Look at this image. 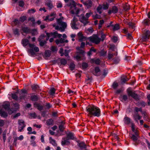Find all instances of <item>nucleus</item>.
<instances>
[{"label": "nucleus", "instance_id": "nucleus-31", "mask_svg": "<svg viewBox=\"0 0 150 150\" xmlns=\"http://www.w3.org/2000/svg\"><path fill=\"white\" fill-rule=\"evenodd\" d=\"M128 98L127 96L126 95H124L122 96H121L120 97V100L122 102L124 101H126L128 99Z\"/></svg>", "mask_w": 150, "mask_h": 150}, {"label": "nucleus", "instance_id": "nucleus-22", "mask_svg": "<svg viewBox=\"0 0 150 150\" xmlns=\"http://www.w3.org/2000/svg\"><path fill=\"white\" fill-rule=\"evenodd\" d=\"M112 28V29H110V30H112L113 31H114L118 30L120 29L119 24L118 23H116L115 25H113Z\"/></svg>", "mask_w": 150, "mask_h": 150}, {"label": "nucleus", "instance_id": "nucleus-38", "mask_svg": "<svg viewBox=\"0 0 150 150\" xmlns=\"http://www.w3.org/2000/svg\"><path fill=\"white\" fill-rule=\"evenodd\" d=\"M30 33H31L33 36L37 34V30L35 29L32 30L30 29Z\"/></svg>", "mask_w": 150, "mask_h": 150}, {"label": "nucleus", "instance_id": "nucleus-28", "mask_svg": "<svg viewBox=\"0 0 150 150\" xmlns=\"http://www.w3.org/2000/svg\"><path fill=\"white\" fill-rule=\"evenodd\" d=\"M56 44L58 45L59 44L64 43V40L62 38L57 39L56 40Z\"/></svg>", "mask_w": 150, "mask_h": 150}, {"label": "nucleus", "instance_id": "nucleus-23", "mask_svg": "<svg viewBox=\"0 0 150 150\" xmlns=\"http://www.w3.org/2000/svg\"><path fill=\"white\" fill-rule=\"evenodd\" d=\"M63 140L61 144L62 146H64L65 144H70V142L68 141L69 140L66 139V137L62 138Z\"/></svg>", "mask_w": 150, "mask_h": 150}, {"label": "nucleus", "instance_id": "nucleus-52", "mask_svg": "<svg viewBox=\"0 0 150 150\" xmlns=\"http://www.w3.org/2000/svg\"><path fill=\"white\" fill-rule=\"evenodd\" d=\"M6 132H4L3 133L2 137H3V141L4 143H5V142L6 140Z\"/></svg>", "mask_w": 150, "mask_h": 150}, {"label": "nucleus", "instance_id": "nucleus-16", "mask_svg": "<svg viewBox=\"0 0 150 150\" xmlns=\"http://www.w3.org/2000/svg\"><path fill=\"white\" fill-rule=\"evenodd\" d=\"M74 138V134L73 133L69 132L67 134L66 139H67L68 140H73Z\"/></svg>", "mask_w": 150, "mask_h": 150}, {"label": "nucleus", "instance_id": "nucleus-36", "mask_svg": "<svg viewBox=\"0 0 150 150\" xmlns=\"http://www.w3.org/2000/svg\"><path fill=\"white\" fill-rule=\"evenodd\" d=\"M143 23L146 25H149L150 23V20L148 19H145L143 21Z\"/></svg>", "mask_w": 150, "mask_h": 150}, {"label": "nucleus", "instance_id": "nucleus-41", "mask_svg": "<svg viewBox=\"0 0 150 150\" xmlns=\"http://www.w3.org/2000/svg\"><path fill=\"white\" fill-rule=\"evenodd\" d=\"M128 25L130 28H132V29H134V30H133V31H134V24L132 22H129L128 23Z\"/></svg>", "mask_w": 150, "mask_h": 150}, {"label": "nucleus", "instance_id": "nucleus-49", "mask_svg": "<svg viewBox=\"0 0 150 150\" xmlns=\"http://www.w3.org/2000/svg\"><path fill=\"white\" fill-rule=\"evenodd\" d=\"M112 40L114 42H116L118 40V37L115 36H114L112 38Z\"/></svg>", "mask_w": 150, "mask_h": 150}, {"label": "nucleus", "instance_id": "nucleus-51", "mask_svg": "<svg viewBox=\"0 0 150 150\" xmlns=\"http://www.w3.org/2000/svg\"><path fill=\"white\" fill-rule=\"evenodd\" d=\"M86 5L89 7H90L92 6V2L91 1H88L86 2Z\"/></svg>", "mask_w": 150, "mask_h": 150}, {"label": "nucleus", "instance_id": "nucleus-2", "mask_svg": "<svg viewBox=\"0 0 150 150\" xmlns=\"http://www.w3.org/2000/svg\"><path fill=\"white\" fill-rule=\"evenodd\" d=\"M10 104L9 103H4L2 105V108L0 107V116L6 118L8 116V113L6 112L3 110L4 108L6 110H7L9 114H11L13 112L12 110V108H10Z\"/></svg>", "mask_w": 150, "mask_h": 150}, {"label": "nucleus", "instance_id": "nucleus-21", "mask_svg": "<svg viewBox=\"0 0 150 150\" xmlns=\"http://www.w3.org/2000/svg\"><path fill=\"white\" fill-rule=\"evenodd\" d=\"M133 117L134 120L138 122V120L141 119L142 117L140 116L138 113H137L133 115Z\"/></svg>", "mask_w": 150, "mask_h": 150}, {"label": "nucleus", "instance_id": "nucleus-24", "mask_svg": "<svg viewBox=\"0 0 150 150\" xmlns=\"http://www.w3.org/2000/svg\"><path fill=\"white\" fill-rule=\"evenodd\" d=\"M60 26V29L61 31H64L65 29L67 26V24L65 22H63L59 25Z\"/></svg>", "mask_w": 150, "mask_h": 150}, {"label": "nucleus", "instance_id": "nucleus-55", "mask_svg": "<svg viewBox=\"0 0 150 150\" xmlns=\"http://www.w3.org/2000/svg\"><path fill=\"white\" fill-rule=\"evenodd\" d=\"M114 56L113 54H111L110 52L108 53V57L109 59H111Z\"/></svg>", "mask_w": 150, "mask_h": 150}, {"label": "nucleus", "instance_id": "nucleus-3", "mask_svg": "<svg viewBox=\"0 0 150 150\" xmlns=\"http://www.w3.org/2000/svg\"><path fill=\"white\" fill-rule=\"evenodd\" d=\"M21 43L24 47L28 45L29 47L31 48L28 49V53L31 54V56H32L35 54V53L33 50V48L35 47V45L34 44L29 43L28 39L26 38L23 39L22 40Z\"/></svg>", "mask_w": 150, "mask_h": 150}, {"label": "nucleus", "instance_id": "nucleus-25", "mask_svg": "<svg viewBox=\"0 0 150 150\" xmlns=\"http://www.w3.org/2000/svg\"><path fill=\"white\" fill-rule=\"evenodd\" d=\"M50 143L53 146H56L57 144L55 140L53 139L51 137H50L49 139Z\"/></svg>", "mask_w": 150, "mask_h": 150}, {"label": "nucleus", "instance_id": "nucleus-13", "mask_svg": "<svg viewBox=\"0 0 150 150\" xmlns=\"http://www.w3.org/2000/svg\"><path fill=\"white\" fill-rule=\"evenodd\" d=\"M45 4L50 10L52 9L53 8L52 2L51 0H46L45 2Z\"/></svg>", "mask_w": 150, "mask_h": 150}, {"label": "nucleus", "instance_id": "nucleus-7", "mask_svg": "<svg viewBox=\"0 0 150 150\" xmlns=\"http://www.w3.org/2000/svg\"><path fill=\"white\" fill-rule=\"evenodd\" d=\"M150 37V31L146 30L143 34L141 38L142 42H146L148 40Z\"/></svg>", "mask_w": 150, "mask_h": 150}, {"label": "nucleus", "instance_id": "nucleus-50", "mask_svg": "<svg viewBox=\"0 0 150 150\" xmlns=\"http://www.w3.org/2000/svg\"><path fill=\"white\" fill-rule=\"evenodd\" d=\"M118 86V83L117 82H114L112 84V87L114 89H115Z\"/></svg>", "mask_w": 150, "mask_h": 150}, {"label": "nucleus", "instance_id": "nucleus-61", "mask_svg": "<svg viewBox=\"0 0 150 150\" xmlns=\"http://www.w3.org/2000/svg\"><path fill=\"white\" fill-rule=\"evenodd\" d=\"M5 123L4 121L3 120L0 119V127L3 126Z\"/></svg>", "mask_w": 150, "mask_h": 150}, {"label": "nucleus", "instance_id": "nucleus-44", "mask_svg": "<svg viewBox=\"0 0 150 150\" xmlns=\"http://www.w3.org/2000/svg\"><path fill=\"white\" fill-rule=\"evenodd\" d=\"M27 18L25 16H21L19 19V21L21 22H24L26 19Z\"/></svg>", "mask_w": 150, "mask_h": 150}, {"label": "nucleus", "instance_id": "nucleus-53", "mask_svg": "<svg viewBox=\"0 0 150 150\" xmlns=\"http://www.w3.org/2000/svg\"><path fill=\"white\" fill-rule=\"evenodd\" d=\"M88 67V64L86 62H83L82 64V68L83 69H85Z\"/></svg>", "mask_w": 150, "mask_h": 150}, {"label": "nucleus", "instance_id": "nucleus-30", "mask_svg": "<svg viewBox=\"0 0 150 150\" xmlns=\"http://www.w3.org/2000/svg\"><path fill=\"white\" fill-rule=\"evenodd\" d=\"M79 146L81 149H85L86 148V145L83 142L79 143Z\"/></svg>", "mask_w": 150, "mask_h": 150}, {"label": "nucleus", "instance_id": "nucleus-29", "mask_svg": "<svg viewBox=\"0 0 150 150\" xmlns=\"http://www.w3.org/2000/svg\"><path fill=\"white\" fill-rule=\"evenodd\" d=\"M91 62L92 63H95L96 64L98 65L100 64V59H91Z\"/></svg>", "mask_w": 150, "mask_h": 150}, {"label": "nucleus", "instance_id": "nucleus-19", "mask_svg": "<svg viewBox=\"0 0 150 150\" xmlns=\"http://www.w3.org/2000/svg\"><path fill=\"white\" fill-rule=\"evenodd\" d=\"M123 121L125 124L128 125L130 123L131 119L125 116L123 119Z\"/></svg>", "mask_w": 150, "mask_h": 150}, {"label": "nucleus", "instance_id": "nucleus-4", "mask_svg": "<svg viewBox=\"0 0 150 150\" xmlns=\"http://www.w3.org/2000/svg\"><path fill=\"white\" fill-rule=\"evenodd\" d=\"M87 39L96 44H98L101 41V39L99 38L98 35H96L88 37Z\"/></svg>", "mask_w": 150, "mask_h": 150}, {"label": "nucleus", "instance_id": "nucleus-12", "mask_svg": "<svg viewBox=\"0 0 150 150\" xmlns=\"http://www.w3.org/2000/svg\"><path fill=\"white\" fill-rule=\"evenodd\" d=\"M100 70L98 67H96L94 69L92 72L93 74L96 76H98L100 75Z\"/></svg>", "mask_w": 150, "mask_h": 150}, {"label": "nucleus", "instance_id": "nucleus-34", "mask_svg": "<svg viewBox=\"0 0 150 150\" xmlns=\"http://www.w3.org/2000/svg\"><path fill=\"white\" fill-rule=\"evenodd\" d=\"M46 124L48 126L53 125V120L51 118L48 120L46 122Z\"/></svg>", "mask_w": 150, "mask_h": 150}, {"label": "nucleus", "instance_id": "nucleus-11", "mask_svg": "<svg viewBox=\"0 0 150 150\" xmlns=\"http://www.w3.org/2000/svg\"><path fill=\"white\" fill-rule=\"evenodd\" d=\"M128 95L132 97L134 99L136 100H138L139 99V97L138 95L135 93L130 91L128 93Z\"/></svg>", "mask_w": 150, "mask_h": 150}, {"label": "nucleus", "instance_id": "nucleus-47", "mask_svg": "<svg viewBox=\"0 0 150 150\" xmlns=\"http://www.w3.org/2000/svg\"><path fill=\"white\" fill-rule=\"evenodd\" d=\"M50 16H47L45 18V21H47L48 20L49 21H53L55 18L53 17L51 18H49Z\"/></svg>", "mask_w": 150, "mask_h": 150}, {"label": "nucleus", "instance_id": "nucleus-33", "mask_svg": "<svg viewBox=\"0 0 150 150\" xmlns=\"http://www.w3.org/2000/svg\"><path fill=\"white\" fill-rule=\"evenodd\" d=\"M31 88L32 90L34 92H36V90L38 89L39 88V86L36 84H34L32 85Z\"/></svg>", "mask_w": 150, "mask_h": 150}, {"label": "nucleus", "instance_id": "nucleus-5", "mask_svg": "<svg viewBox=\"0 0 150 150\" xmlns=\"http://www.w3.org/2000/svg\"><path fill=\"white\" fill-rule=\"evenodd\" d=\"M71 25L73 29H77L79 28V24L78 23L77 19L75 17H74L73 20L71 21Z\"/></svg>", "mask_w": 150, "mask_h": 150}, {"label": "nucleus", "instance_id": "nucleus-42", "mask_svg": "<svg viewBox=\"0 0 150 150\" xmlns=\"http://www.w3.org/2000/svg\"><path fill=\"white\" fill-rule=\"evenodd\" d=\"M102 8V6L101 5H99L97 8V10L99 14H101L102 13L101 9Z\"/></svg>", "mask_w": 150, "mask_h": 150}, {"label": "nucleus", "instance_id": "nucleus-46", "mask_svg": "<svg viewBox=\"0 0 150 150\" xmlns=\"http://www.w3.org/2000/svg\"><path fill=\"white\" fill-rule=\"evenodd\" d=\"M67 60L64 59H62L60 60V63L62 65H65L67 63Z\"/></svg>", "mask_w": 150, "mask_h": 150}, {"label": "nucleus", "instance_id": "nucleus-54", "mask_svg": "<svg viewBox=\"0 0 150 150\" xmlns=\"http://www.w3.org/2000/svg\"><path fill=\"white\" fill-rule=\"evenodd\" d=\"M42 40H40V41H38L40 42V45L41 46H43L46 43L45 41H42Z\"/></svg>", "mask_w": 150, "mask_h": 150}, {"label": "nucleus", "instance_id": "nucleus-14", "mask_svg": "<svg viewBox=\"0 0 150 150\" xmlns=\"http://www.w3.org/2000/svg\"><path fill=\"white\" fill-rule=\"evenodd\" d=\"M118 11V9L117 7L115 6H112V8L111 9H110L108 11V13L109 14H110L112 13H117Z\"/></svg>", "mask_w": 150, "mask_h": 150}, {"label": "nucleus", "instance_id": "nucleus-64", "mask_svg": "<svg viewBox=\"0 0 150 150\" xmlns=\"http://www.w3.org/2000/svg\"><path fill=\"white\" fill-rule=\"evenodd\" d=\"M45 36L44 34H42L38 38V41H40V40H42Z\"/></svg>", "mask_w": 150, "mask_h": 150}, {"label": "nucleus", "instance_id": "nucleus-18", "mask_svg": "<svg viewBox=\"0 0 150 150\" xmlns=\"http://www.w3.org/2000/svg\"><path fill=\"white\" fill-rule=\"evenodd\" d=\"M64 125V122L63 121H62L60 122V124L59 126V129L60 131L61 132H63L64 131V129L65 128Z\"/></svg>", "mask_w": 150, "mask_h": 150}, {"label": "nucleus", "instance_id": "nucleus-1", "mask_svg": "<svg viewBox=\"0 0 150 150\" xmlns=\"http://www.w3.org/2000/svg\"><path fill=\"white\" fill-rule=\"evenodd\" d=\"M88 115L90 117L93 116L100 117L101 115L100 109L93 105H89L86 107Z\"/></svg>", "mask_w": 150, "mask_h": 150}, {"label": "nucleus", "instance_id": "nucleus-10", "mask_svg": "<svg viewBox=\"0 0 150 150\" xmlns=\"http://www.w3.org/2000/svg\"><path fill=\"white\" fill-rule=\"evenodd\" d=\"M46 35L48 36L50 35L51 37L53 36L54 38L57 37L60 38L62 36V34L58 33L56 31L50 33H46Z\"/></svg>", "mask_w": 150, "mask_h": 150}, {"label": "nucleus", "instance_id": "nucleus-26", "mask_svg": "<svg viewBox=\"0 0 150 150\" xmlns=\"http://www.w3.org/2000/svg\"><path fill=\"white\" fill-rule=\"evenodd\" d=\"M30 29L27 27H23L22 28V30L24 33L28 34L30 33Z\"/></svg>", "mask_w": 150, "mask_h": 150}, {"label": "nucleus", "instance_id": "nucleus-39", "mask_svg": "<svg viewBox=\"0 0 150 150\" xmlns=\"http://www.w3.org/2000/svg\"><path fill=\"white\" fill-rule=\"evenodd\" d=\"M56 90L54 88H52L50 89L49 93L52 96H53L54 95L55 92Z\"/></svg>", "mask_w": 150, "mask_h": 150}, {"label": "nucleus", "instance_id": "nucleus-15", "mask_svg": "<svg viewBox=\"0 0 150 150\" xmlns=\"http://www.w3.org/2000/svg\"><path fill=\"white\" fill-rule=\"evenodd\" d=\"M78 35L79 38V41L82 42L84 40H85L86 39V37H84L81 33L79 32L78 33Z\"/></svg>", "mask_w": 150, "mask_h": 150}, {"label": "nucleus", "instance_id": "nucleus-59", "mask_svg": "<svg viewBox=\"0 0 150 150\" xmlns=\"http://www.w3.org/2000/svg\"><path fill=\"white\" fill-rule=\"evenodd\" d=\"M28 20L29 21H31L33 23H35V20L33 17L29 18L28 19Z\"/></svg>", "mask_w": 150, "mask_h": 150}, {"label": "nucleus", "instance_id": "nucleus-48", "mask_svg": "<svg viewBox=\"0 0 150 150\" xmlns=\"http://www.w3.org/2000/svg\"><path fill=\"white\" fill-rule=\"evenodd\" d=\"M92 80V77H88L87 79L86 80V82L87 84H88L91 82Z\"/></svg>", "mask_w": 150, "mask_h": 150}, {"label": "nucleus", "instance_id": "nucleus-60", "mask_svg": "<svg viewBox=\"0 0 150 150\" xmlns=\"http://www.w3.org/2000/svg\"><path fill=\"white\" fill-rule=\"evenodd\" d=\"M26 96L23 94H20V99H24L25 97Z\"/></svg>", "mask_w": 150, "mask_h": 150}, {"label": "nucleus", "instance_id": "nucleus-8", "mask_svg": "<svg viewBox=\"0 0 150 150\" xmlns=\"http://www.w3.org/2000/svg\"><path fill=\"white\" fill-rule=\"evenodd\" d=\"M79 19L80 21L84 25L89 23V22L88 21V19L85 17L83 14H81L79 16Z\"/></svg>", "mask_w": 150, "mask_h": 150}, {"label": "nucleus", "instance_id": "nucleus-9", "mask_svg": "<svg viewBox=\"0 0 150 150\" xmlns=\"http://www.w3.org/2000/svg\"><path fill=\"white\" fill-rule=\"evenodd\" d=\"M71 2H72V5L74 6V9L71 11V12L72 14H78L79 12V10L77 8L76 6L74 4L75 2L74 0H71Z\"/></svg>", "mask_w": 150, "mask_h": 150}, {"label": "nucleus", "instance_id": "nucleus-56", "mask_svg": "<svg viewBox=\"0 0 150 150\" xmlns=\"http://www.w3.org/2000/svg\"><path fill=\"white\" fill-rule=\"evenodd\" d=\"M18 5L20 7H23L24 5V2L22 1H20L18 2Z\"/></svg>", "mask_w": 150, "mask_h": 150}, {"label": "nucleus", "instance_id": "nucleus-20", "mask_svg": "<svg viewBox=\"0 0 150 150\" xmlns=\"http://www.w3.org/2000/svg\"><path fill=\"white\" fill-rule=\"evenodd\" d=\"M51 55V52L49 50H46L44 54L45 59H47Z\"/></svg>", "mask_w": 150, "mask_h": 150}, {"label": "nucleus", "instance_id": "nucleus-17", "mask_svg": "<svg viewBox=\"0 0 150 150\" xmlns=\"http://www.w3.org/2000/svg\"><path fill=\"white\" fill-rule=\"evenodd\" d=\"M34 106L35 107L37 108V109L40 111L42 110L43 108V107L42 105L37 103H35L34 104Z\"/></svg>", "mask_w": 150, "mask_h": 150}, {"label": "nucleus", "instance_id": "nucleus-57", "mask_svg": "<svg viewBox=\"0 0 150 150\" xmlns=\"http://www.w3.org/2000/svg\"><path fill=\"white\" fill-rule=\"evenodd\" d=\"M100 53L101 56H104L106 55L107 52L103 50H102L100 52Z\"/></svg>", "mask_w": 150, "mask_h": 150}, {"label": "nucleus", "instance_id": "nucleus-40", "mask_svg": "<svg viewBox=\"0 0 150 150\" xmlns=\"http://www.w3.org/2000/svg\"><path fill=\"white\" fill-rule=\"evenodd\" d=\"M75 67V64L73 63L70 64L69 66V68L70 70L72 71L74 69Z\"/></svg>", "mask_w": 150, "mask_h": 150}, {"label": "nucleus", "instance_id": "nucleus-45", "mask_svg": "<svg viewBox=\"0 0 150 150\" xmlns=\"http://www.w3.org/2000/svg\"><path fill=\"white\" fill-rule=\"evenodd\" d=\"M120 59L118 57H116L113 59V62L115 64H117L120 61Z\"/></svg>", "mask_w": 150, "mask_h": 150}, {"label": "nucleus", "instance_id": "nucleus-58", "mask_svg": "<svg viewBox=\"0 0 150 150\" xmlns=\"http://www.w3.org/2000/svg\"><path fill=\"white\" fill-rule=\"evenodd\" d=\"M123 91L122 88H120L117 90L115 91V94H118L121 93Z\"/></svg>", "mask_w": 150, "mask_h": 150}, {"label": "nucleus", "instance_id": "nucleus-32", "mask_svg": "<svg viewBox=\"0 0 150 150\" xmlns=\"http://www.w3.org/2000/svg\"><path fill=\"white\" fill-rule=\"evenodd\" d=\"M138 137V136L135 135L134 134H132L131 136V138L134 142H136Z\"/></svg>", "mask_w": 150, "mask_h": 150}, {"label": "nucleus", "instance_id": "nucleus-62", "mask_svg": "<svg viewBox=\"0 0 150 150\" xmlns=\"http://www.w3.org/2000/svg\"><path fill=\"white\" fill-rule=\"evenodd\" d=\"M18 140V137H16L14 138V141L13 144L15 146H16L17 144V141Z\"/></svg>", "mask_w": 150, "mask_h": 150}, {"label": "nucleus", "instance_id": "nucleus-37", "mask_svg": "<svg viewBox=\"0 0 150 150\" xmlns=\"http://www.w3.org/2000/svg\"><path fill=\"white\" fill-rule=\"evenodd\" d=\"M11 98L13 99H14L15 100H18V96H17V95L16 93H11Z\"/></svg>", "mask_w": 150, "mask_h": 150}, {"label": "nucleus", "instance_id": "nucleus-43", "mask_svg": "<svg viewBox=\"0 0 150 150\" xmlns=\"http://www.w3.org/2000/svg\"><path fill=\"white\" fill-rule=\"evenodd\" d=\"M101 5L102 6V8L104 10L107 9L109 7V4L108 3H106Z\"/></svg>", "mask_w": 150, "mask_h": 150}, {"label": "nucleus", "instance_id": "nucleus-35", "mask_svg": "<svg viewBox=\"0 0 150 150\" xmlns=\"http://www.w3.org/2000/svg\"><path fill=\"white\" fill-rule=\"evenodd\" d=\"M30 100L33 101H37L38 100V97L36 95H33L30 97Z\"/></svg>", "mask_w": 150, "mask_h": 150}, {"label": "nucleus", "instance_id": "nucleus-63", "mask_svg": "<svg viewBox=\"0 0 150 150\" xmlns=\"http://www.w3.org/2000/svg\"><path fill=\"white\" fill-rule=\"evenodd\" d=\"M30 144L33 146L35 147L37 145L35 142L34 140H32L31 141Z\"/></svg>", "mask_w": 150, "mask_h": 150}, {"label": "nucleus", "instance_id": "nucleus-27", "mask_svg": "<svg viewBox=\"0 0 150 150\" xmlns=\"http://www.w3.org/2000/svg\"><path fill=\"white\" fill-rule=\"evenodd\" d=\"M13 33L16 36H18L20 35V31L18 28L13 29Z\"/></svg>", "mask_w": 150, "mask_h": 150}, {"label": "nucleus", "instance_id": "nucleus-6", "mask_svg": "<svg viewBox=\"0 0 150 150\" xmlns=\"http://www.w3.org/2000/svg\"><path fill=\"white\" fill-rule=\"evenodd\" d=\"M18 131L22 132L23 131V129L26 126L24 121L23 120H18Z\"/></svg>", "mask_w": 150, "mask_h": 150}]
</instances>
